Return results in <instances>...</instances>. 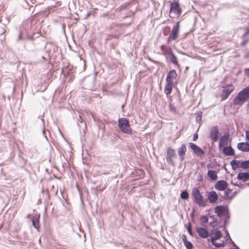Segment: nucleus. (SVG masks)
Masks as SVG:
<instances>
[{
    "label": "nucleus",
    "instance_id": "obj_30",
    "mask_svg": "<svg viewBox=\"0 0 249 249\" xmlns=\"http://www.w3.org/2000/svg\"><path fill=\"white\" fill-rule=\"evenodd\" d=\"M169 110L174 114L177 113L176 108L174 106V104L172 103V101L169 104Z\"/></svg>",
    "mask_w": 249,
    "mask_h": 249
},
{
    "label": "nucleus",
    "instance_id": "obj_36",
    "mask_svg": "<svg viewBox=\"0 0 249 249\" xmlns=\"http://www.w3.org/2000/svg\"><path fill=\"white\" fill-rule=\"evenodd\" d=\"M207 168H213V166H212L211 164H208V165H207Z\"/></svg>",
    "mask_w": 249,
    "mask_h": 249
},
{
    "label": "nucleus",
    "instance_id": "obj_11",
    "mask_svg": "<svg viewBox=\"0 0 249 249\" xmlns=\"http://www.w3.org/2000/svg\"><path fill=\"white\" fill-rule=\"evenodd\" d=\"M207 196L210 203H216L218 199V195L213 191L208 192L207 193Z\"/></svg>",
    "mask_w": 249,
    "mask_h": 249
},
{
    "label": "nucleus",
    "instance_id": "obj_26",
    "mask_svg": "<svg viewBox=\"0 0 249 249\" xmlns=\"http://www.w3.org/2000/svg\"><path fill=\"white\" fill-rule=\"evenodd\" d=\"M33 225L35 228L39 229L40 228L39 225V215H35L32 219Z\"/></svg>",
    "mask_w": 249,
    "mask_h": 249
},
{
    "label": "nucleus",
    "instance_id": "obj_19",
    "mask_svg": "<svg viewBox=\"0 0 249 249\" xmlns=\"http://www.w3.org/2000/svg\"><path fill=\"white\" fill-rule=\"evenodd\" d=\"M160 49L162 51V54L167 56L168 54H170L173 52L172 49L170 47H167L165 45L160 46Z\"/></svg>",
    "mask_w": 249,
    "mask_h": 249
},
{
    "label": "nucleus",
    "instance_id": "obj_3",
    "mask_svg": "<svg viewBox=\"0 0 249 249\" xmlns=\"http://www.w3.org/2000/svg\"><path fill=\"white\" fill-rule=\"evenodd\" d=\"M118 126L120 130L127 134H131L132 131L128 119L121 118L118 120Z\"/></svg>",
    "mask_w": 249,
    "mask_h": 249
},
{
    "label": "nucleus",
    "instance_id": "obj_2",
    "mask_svg": "<svg viewBox=\"0 0 249 249\" xmlns=\"http://www.w3.org/2000/svg\"><path fill=\"white\" fill-rule=\"evenodd\" d=\"M170 2V15L171 18H178L180 17L182 10L178 3V0H174Z\"/></svg>",
    "mask_w": 249,
    "mask_h": 249
},
{
    "label": "nucleus",
    "instance_id": "obj_35",
    "mask_svg": "<svg viewBox=\"0 0 249 249\" xmlns=\"http://www.w3.org/2000/svg\"><path fill=\"white\" fill-rule=\"evenodd\" d=\"M246 134L247 139H249V131H246Z\"/></svg>",
    "mask_w": 249,
    "mask_h": 249
},
{
    "label": "nucleus",
    "instance_id": "obj_23",
    "mask_svg": "<svg viewBox=\"0 0 249 249\" xmlns=\"http://www.w3.org/2000/svg\"><path fill=\"white\" fill-rule=\"evenodd\" d=\"M234 196V193L232 192L231 190H225L223 198L225 199H231Z\"/></svg>",
    "mask_w": 249,
    "mask_h": 249
},
{
    "label": "nucleus",
    "instance_id": "obj_22",
    "mask_svg": "<svg viewBox=\"0 0 249 249\" xmlns=\"http://www.w3.org/2000/svg\"><path fill=\"white\" fill-rule=\"evenodd\" d=\"M237 148L242 151H249V144L247 142H240L237 144Z\"/></svg>",
    "mask_w": 249,
    "mask_h": 249
},
{
    "label": "nucleus",
    "instance_id": "obj_10",
    "mask_svg": "<svg viewBox=\"0 0 249 249\" xmlns=\"http://www.w3.org/2000/svg\"><path fill=\"white\" fill-rule=\"evenodd\" d=\"M189 144L193 152L197 156L201 157L204 155L205 152L204 150L196 144L193 142H189Z\"/></svg>",
    "mask_w": 249,
    "mask_h": 249
},
{
    "label": "nucleus",
    "instance_id": "obj_4",
    "mask_svg": "<svg viewBox=\"0 0 249 249\" xmlns=\"http://www.w3.org/2000/svg\"><path fill=\"white\" fill-rule=\"evenodd\" d=\"M192 195L194 198L195 202L198 206L201 207H205L206 206V201L204 199L200 191L196 188H194L193 189Z\"/></svg>",
    "mask_w": 249,
    "mask_h": 249
},
{
    "label": "nucleus",
    "instance_id": "obj_8",
    "mask_svg": "<svg viewBox=\"0 0 249 249\" xmlns=\"http://www.w3.org/2000/svg\"><path fill=\"white\" fill-rule=\"evenodd\" d=\"M177 157V154L175 149L171 147H168L167 149L166 160L172 165L174 164L173 159Z\"/></svg>",
    "mask_w": 249,
    "mask_h": 249
},
{
    "label": "nucleus",
    "instance_id": "obj_39",
    "mask_svg": "<svg viewBox=\"0 0 249 249\" xmlns=\"http://www.w3.org/2000/svg\"><path fill=\"white\" fill-rule=\"evenodd\" d=\"M247 42H245V43L244 42V43H243V45H245V44H247Z\"/></svg>",
    "mask_w": 249,
    "mask_h": 249
},
{
    "label": "nucleus",
    "instance_id": "obj_18",
    "mask_svg": "<svg viewBox=\"0 0 249 249\" xmlns=\"http://www.w3.org/2000/svg\"><path fill=\"white\" fill-rule=\"evenodd\" d=\"M229 135L228 134L223 135L220 139L219 146L220 148L225 147L228 144Z\"/></svg>",
    "mask_w": 249,
    "mask_h": 249
},
{
    "label": "nucleus",
    "instance_id": "obj_32",
    "mask_svg": "<svg viewBox=\"0 0 249 249\" xmlns=\"http://www.w3.org/2000/svg\"><path fill=\"white\" fill-rule=\"evenodd\" d=\"M200 220L201 222L204 224L208 222V218L207 216L202 215L200 217Z\"/></svg>",
    "mask_w": 249,
    "mask_h": 249
},
{
    "label": "nucleus",
    "instance_id": "obj_5",
    "mask_svg": "<svg viewBox=\"0 0 249 249\" xmlns=\"http://www.w3.org/2000/svg\"><path fill=\"white\" fill-rule=\"evenodd\" d=\"M231 164L232 168L234 170L239 167L247 169L249 168V160L241 161L234 160L231 162Z\"/></svg>",
    "mask_w": 249,
    "mask_h": 249
},
{
    "label": "nucleus",
    "instance_id": "obj_29",
    "mask_svg": "<svg viewBox=\"0 0 249 249\" xmlns=\"http://www.w3.org/2000/svg\"><path fill=\"white\" fill-rule=\"evenodd\" d=\"M171 54V56L170 57V60L175 65L177 66L178 67H179V65L178 63L177 57L174 54L173 52L170 53Z\"/></svg>",
    "mask_w": 249,
    "mask_h": 249
},
{
    "label": "nucleus",
    "instance_id": "obj_17",
    "mask_svg": "<svg viewBox=\"0 0 249 249\" xmlns=\"http://www.w3.org/2000/svg\"><path fill=\"white\" fill-rule=\"evenodd\" d=\"M196 231L199 236L202 238H206L209 236V232L203 228H196Z\"/></svg>",
    "mask_w": 249,
    "mask_h": 249
},
{
    "label": "nucleus",
    "instance_id": "obj_14",
    "mask_svg": "<svg viewBox=\"0 0 249 249\" xmlns=\"http://www.w3.org/2000/svg\"><path fill=\"white\" fill-rule=\"evenodd\" d=\"M229 236L228 235L221 237L216 241L217 244H214L213 246L217 248L224 247L225 244L229 241Z\"/></svg>",
    "mask_w": 249,
    "mask_h": 249
},
{
    "label": "nucleus",
    "instance_id": "obj_21",
    "mask_svg": "<svg viewBox=\"0 0 249 249\" xmlns=\"http://www.w3.org/2000/svg\"><path fill=\"white\" fill-rule=\"evenodd\" d=\"M223 152L226 156H233L234 155V150L231 146L224 147Z\"/></svg>",
    "mask_w": 249,
    "mask_h": 249
},
{
    "label": "nucleus",
    "instance_id": "obj_1",
    "mask_svg": "<svg viewBox=\"0 0 249 249\" xmlns=\"http://www.w3.org/2000/svg\"><path fill=\"white\" fill-rule=\"evenodd\" d=\"M249 97V87H247L239 92L237 96L233 100L235 105H241Z\"/></svg>",
    "mask_w": 249,
    "mask_h": 249
},
{
    "label": "nucleus",
    "instance_id": "obj_34",
    "mask_svg": "<svg viewBox=\"0 0 249 249\" xmlns=\"http://www.w3.org/2000/svg\"><path fill=\"white\" fill-rule=\"evenodd\" d=\"M198 139V135L197 133H195L194 134V136H193V141H196L197 140V139Z\"/></svg>",
    "mask_w": 249,
    "mask_h": 249
},
{
    "label": "nucleus",
    "instance_id": "obj_37",
    "mask_svg": "<svg viewBox=\"0 0 249 249\" xmlns=\"http://www.w3.org/2000/svg\"><path fill=\"white\" fill-rule=\"evenodd\" d=\"M249 70L248 69H246L245 70V72L247 74L248 73V71H249Z\"/></svg>",
    "mask_w": 249,
    "mask_h": 249
},
{
    "label": "nucleus",
    "instance_id": "obj_7",
    "mask_svg": "<svg viewBox=\"0 0 249 249\" xmlns=\"http://www.w3.org/2000/svg\"><path fill=\"white\" fill-rule=\"evenodd\" d=\"M179 31V22H177L176 26H175L172 30L171 33L168 38V42H169L171 40L176 39L178 35Z\"/></svg>",
    "mask_w": 249,
    "mask_h": 249
},
{
    "label": "nucleus",
    "instance_id": "obj_25",
    "mask_svg": "<svg viewBox=\"0 0 249 249\" xmlns=\"http://www.w3.org/2000/svg\"><path fill=\"white\" fill-rule=\"evenodd\" d=\"M207 175L213 180H216L218 178L217 172L214 170H209L208 171Z\"/></svg>",
    "mask_w": 249,
    "mask_h": 249
},
{
    "label": "nucleus",
    "instance_id": "obj_20",
    "mask_svg": "<svg viewBox=\"0 0 249 249\" xmlns=\"http://www.w3.org/2000/svg\"><path fill=\"white\" fill-rule=\"evenodd\" d=\"M173 86V83L166 82L164 89V92L166 94V95L168 96L172 92Z\"/></svg>",
    "mask_w": 249,
    "mask_h": 249
},
{
    "label": "nucleus",
    "instance_id": "obj_16",
    "mask_svg": "<svg viewBox=\"0 0 249 249\" xmlns=\"http://www.w3.org/2000/svg\"><path fill=\"white\" fill-rule=\"evenodd\" d=\"M219 131L216 126L213 127L210 131V138L214 141L218 140Z\"/></svg>",
    "mask_w": 249,
    "mask_h": 249
},
{
    "label": "nucleus",
    "instance_id": "obj_9",
    "mask_svg": "<svg viewBox=\"0 0 249 249\" xmlns=\"http://www.w3.org/2000/svg\"><path fill=\"white\" fill-rule=\"evenodd\" d=\"M211 236V242L213 245L214 244H217L216 243L217 239H219V238H221V237H223L224 235H223L222 233L220 231L215 229L212 231Z\"/></svg>",
    "mask_w": 249,
    "mask_h": 249
},
{
    "label": "nucleus",
    "instance_id": "obj_13",
    "mask_svg": "<svg viewBox=\"0 0 249 249\" xmlns=\"http://www.w3.org/2000/svg\"><path fill=\"white\" fill-rule=\"evenodd\" d=\"M187 151V147L184 144H182L178 148V153L179 156L180 160L182 161L185 159V155Z\"/></svg>",
    "mask_w": 249,
    "mask_h": 249
},
{
    "label": "nucleus",
    "instance_id": "obj_27",
    "mask_svg": "<svg viewBox=\"0 0 249 249\" xmlns=\"http://www.w3.org/2000/svg\"><path fill=\"white\" fill-rule=\"evenodd\" d=\"M214 210L217 215L220 216L225 213V208L223 206H217L215 207Z\"/></svg>",
    "mask_w": 249,
    "mask_h": 249
},
{
    "label": "nucleus",
    "instance_id": "obj_31",
    "mask_svg": "<svg viewBox=\"0 0 249 249\" xmlns=\"http://www.w3.org/2000/svg\"><path fill=\"white\" fill-rule=\"evenodd\" d=\"M180 196L182 199H187L189 198V194L187 191H184L181 193Z\"/></svg>",
    "mask_w": 249,
    "mask_h": 249
},
{
    "label": "nucleus",
    "instance_id": "obj_6",
    "mask_svg": "<svg viewBox=\"0 0 249 249\" xmlns=\"http://www.w3.org/2000/svg\"><path fill=\"white\" fill-rule=\"evenodd\" d=\"M234 89V87L232 84L228 85L222 90L221 94V100L226 99Z\"/></svg>",
    "mask_w": 249,
    "mask_h": 249
},
{
    "label": "nucleus",
    "instance_id": "obj_24",
    "mask_svg": "<svg viewBox=\"0 0 249 249\" xmlns=\"http://www.w3.org/2000/svg\"><path fill=\"white\" fill-rule=\"evenodd\" d=\"M237 178L242 181H246L249 179V173L247 172L239 173L237 175Z\"/></svg>",
    "mask_w": 249,
    "mask_h": 249
},
{
    "label": "nucleus",
    "instance_id": "obj_38",
    "mask_svg": "<svg viewBox=\"0 0 249 249\" xmlns=\"http://www.w3.org/2000/svg\"><path fill=\"white\" fill-rule=\"evenodd\" d=\"M167 56H168L169 58H170V57L171 56V54H168Z\"/></svg>",
    "mask_w": 249,
    "mask_h": 249
},
{
    "label": "nucleus",
    "instance_id": "obj_33",
    "mask_svg": "<svg viewBox=\"0 0 249 249\" xmlns=\"http://www.w3.org/2000/svg\"><path fill=\"white\" fill-rule=\"evenodd\" d=\"M187 230L191 235H193L192 231V225L191 223H189L187 227Z\"/></svg>",
    "mask_w": 249,
    "mask_h": 249
},
{
    "label": "nucleus",
    "instance_id": "obj_15",
    "mask_svg": "<svg viewBox=\"0 0 249 249\" xmlns=\"http://www.w3.org/2000/svg\"><path fill=\"white\" fill-rule=\"evenodd\" d=\"M177 77V73L175 70H172L169 71L167 74L166 81V82L173 83V80Z\"/></svg>",
    "mask_w": 249,
    "mask_h": 249
},
{
    "label": "nucleus",
    "instance_id": "obj_12",
    "mask_svg": "<svg viewBox=\"0 0 249 249\" xmlns=\"http://www.w3.org/2000/svg\"><path fill=\"white\" fill-rule=\"evenodd\" d=\"M228 183L225 180L218 181L215 184L214 187L218 191H224L228 187Z\"/></svg>",
    "mask_w": 249,
    "mask_h": 249
},
{
    "label": "nucleus",
    "instance_id": "obj_28",
    "mask_svg": "<svg viewBox=\"0 0 249 249\" xmlns=\"http://www.w3.org/2000/svg\"><path fill=\"white\" fill-rule=\"evenodd\" d=\"M182 238L184 245L186 247L187 249H192L193 248V246L190 242L187 241L186 236L183 234L182 236Z\"/></svg>",
    "mask_w": 249,
    "mask_h": 249
}]
</instances>
